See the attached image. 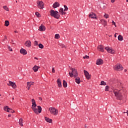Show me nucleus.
I'll return each mask as SVG.
<instances>
[{
	"mask_svg": "<svg viewBox=\"0 0 128 128\" xmlns=\"http://www.w3.org/2000/svg\"><path fill=\"white\" fill-rule=\"evenodd\" d=\"M114 94L117 100H122L124 98V96H122V94H124V90H120L117 91H114Z\"/></svg>",
	"mask_w": 128,
	"mask_h": 128,
	"instance_id": "obj_1",
	"label": "nucleus"
},
{
	"mask_svg": "<svg viewBox=\"0 0 128 128\" xmlns=\"http://www.w3.org/2000/svg\"><path fill=\"white\" fill-rule=\"evenodd\" d=\"M70 68V70H72V72H69V76H70V78H72L74 76V78H76L77 76H78V71L76 69L74 68Z\"/></svg>",
	"mask_w": 128,
	"mask_h": 128,
	"instance_id": "obj_2",
	"label": "nucleus"
},
{
	"mask_svg": "<svg viewBox=\"0 0 128 128\" xmlns=\"http://www.w3.org/2000/svg\"><path fill=\"white\" fill-rule=\"evenodd\" d=\"M50 16L53 18H56L57 20H58L60 16V15L58 14V12L55 11L54 10H52L50 11Z\"/></svg>",
	"mask_w": 128,
	"mask_h": 128,
	"instance_id": "obj_3",
	"label": "nucleus"
},
{
	"mask_svg": "<svg viewBox=\"0 0 128 128\" xmlns=\"http://www.w3.org/2000/svg\"><path fill=\"white\" fill-rule=\"evenodd\" d=\"M49 110L50 114L54 116H58V110L54 108H50Z\"/></svg>",
	"mask_w": 128,
	"mask_h": 128,
	"instance_id": "obj_4",
	"label": "nucleus"
},
{
	"mask_svg": "<svg viewBox=\"0 0 128 128\" xmlns=\"http://www.w3.org/2000/svg\"><path fill=\"white\" fill-rule=\"evenodd\" d=\"M114 70H116L117 72H118V70H124L122 66L119 64H117L116 65L114 66Z\"/></svg>",
	"mask_w": 128,
	"mask_h": 128,
	"instance_id": "obj_5",
	"label": "nucleus"
},
{
	"mask_svg": "<svg viewBox=\"0 0 128 128\" xmlns=\"http://www.w3.org/2000/svg\"><path fill=\"white\" fill-rule=\"evenodd\" d=\"M37 4L38 8H40V10H42V8H44V2H42V1H37Z\"/></svg>",
	"mask_w": 128,
	"mask_h": 128,
	"instance_id": "obj_6",
	"label": "nucleus"
},
{
	"mask_svg": "<svg viewBox=\"0 0 128 128\" xmlns=\"http://www.w3.org/2000/svg\"><path fill=\"white\" fill-rule=\"evenodd\" d=\"M105 50H107L108 52H109L110 54H116V50H114L112 49V48H108V46H106L105 48Z\"/></svg>",
	"mask_w": 128,
	"mask_h": 128,
	"instance_id": "obj_7",
	"label": "nucleus"
},
{
	"mask_svg": "<svg viewBox=\"0 0 128 128\" xmlns=\"http://www.w3.org/2000/svg\"><path fill=\"white\" fill-rule=\"evenodd\" d=\"M31 108L33 112H34V114H38V108H36V104H32Z\"/></svg>",
	"mask_w": 128,
	"mask_h": 128,
	"instance_id": "obj_8",
	"label": "nucleus"
},
{
	"mask_svg": "<svg viewBox=\"0 0 128 128\" xmlns=\"http://www.w3.org/2000/svg\"><path fill=\"white\" fill-rule=\"evenodd\" d=\"M8 86H12V88H16V84L15 82L12 81H9V84H7Z\"/></svg>",
	"mask_w": 128,
	"mask_h": 128,
	"instance_id": "obj_9",
	"label": "nucleus"
},
{
	"mask_svg": "<svg viewBox=\"0 0 128 128\" xmlns=\"http://www.w3.org/2000/svg\"><path fill=\"white\" fill-rule=\"evenodd\" d=\"M84 72L86 80H90V73L86 70H84Z\"/></svg>",
	"mask_w": 128,
	"mask_h": 128,
	"instance_id": "obj_10",
	"label": "nucleus"
},
{
	"mask_svg": "<svg viewBox=\"0 0 128 128\" xmlns=\"http://www.w3.org/2000/svg\"><path fill=\"white\" fill-rule=\"evenodd\" d=\"M104 64V60L102 58H98L96 60V64L98 66H100Z\"/></svg>",
	"mask_w": 128,
	"mask_h": 128,
	"instance_id": "obj_11",
	"label": "nucleus"
},
{
	"mask_svg": "<svg viewBox=\"0 0 128 128\" xmlns=\"http://www.w3.org/2000/svg\"><path fill=\"white\" fill-rule=\"evenodd\" d=\"M24 46L27 48H30L32 46V42H30V40H27L25 42Z\"/></svg>",
	"mask_w": 128,
	"mask_h": 128,
	"instance_id": "obj_12",
	"label": "nucleus"
},
{
	"mask_svg": "<svg viewBox=\"0 0 128 128\" xmlns=\"http://www.w3.org/2000/svg\"><path fill=\"white\" fill-rule=\"evenodd\" d=\"M89 18H95V20H96V14L94 12H91L89 14Z\"/></svg>",
	"mask_w": 128,
	"mask_h": 128,
	"instance_id": "obj_13",
	"label": "nucleus"
},
{
	"mask_svg": "<svg viewBox=\"0 0 128 128\" xmlns=\"http://www.w3.org/2000/svg\"><path fill=\"white\" fill-rule=\"evenodd\" d=\"M20 54H23L24 56H26V54H28V52H26V50L25 49L22 48V49L20 50Z\"/></svg>",
	"mask_w": 128,
	"mask_h": 128,
	"instance_id": "obj_14",
	"label": "nucleus"
},
{
	"mask_svg": "<svg viewBox=\"0 0 128 128\" xmlns=\"http://www.w3.org/2000/svg\"><path fill=\"white\" fill-rule=\"evenodd\" d=\"M100 22H101L102 24L104 26V28H106V26H108V22H106V20H101Z\"/></svg>",
	"mask_w": 128,
	"mask_h": 128,
	"instance_id": "obj_15",
	"label": "nucleus"
},
{
	"mask_svg": "<svg viewBox=\"0 0 128 128\" xmlns=\"http://www.w3.org/2000/svg\"><path fill=\"white\" fill-rule=\"evenodd\" d=\"M39 30L40 32H44L46 30V26L43 24H41V26L39 27Z\"/></svg>",
	"mask_w": 128,
	"mask_h": 128,
	"instance_id": "obj_16",
	"label": "nucleus"
},
{
	"mask_svg": "<svg viewBox=\"0 0 128 128\" xmlns=\"http://www.w3.org/2000/svg\"><path fill=\"white\" fill-rule=\"evenodd\" d=\"M56 82L59 88H62V81L60 80V78H58Z\"/></svg>",
	"mask_w": 128,
	"mask_h": 128,
	"instance_id": "obj_17",
	"label": "nucleus"
},
{
	"mask_svg": "<svg viewBox=\"0 0 128 128\" xmlns=\"http://www.w3.org/2000/svg\"><path fill=\"white\" fill-rule=\"evenodd\" d=\"M38 68H40V67L37 66H34L33 67L32 70H34V72H38Z\"/></svg>",
	"mask_w": 128,
	"mask_h": 128,
	"instance_id": "obj_18",
	"label": "nucleus"
},
{
	"mask_svg": "<svg viewBox=\"0 0 128 128\" xmlns=\"http://www.w3.org/2000/svg\"><path fill=\"white\" fill-rule=\"evenodd\" d=\"M75 82L78 84H80V77H76L75 78Z\"/></svg>",
	"mask_w": 128,
	"mask_h": 128,
	"instance_id": "obj_19",
	"label": "nucleus"
},
{
	"mask_svg": "<svg viewBox=\"0 0 128 128\" xmlns=\"http://www.w3.org/2000/svg\"><path fill=\"white\" fill-rule=\"evenodd\" d=\"M60 6V3L58 2H56L54 4L52 7L54 8H56Z\"/></svg>",
	"mask_w": 128,
	"mask_h": 128,
	"instance_id": "obj_20",
	"label": "nucleus"
},
{
	"mask_svg": "<svg viewBox=\"0 0 128 128\" xmlns=\"http://www.w3.org/2000/svg\"><path fill=\"white\" fill-rule=\"evenodd\" d=\"M45 118V120L47 122H49V124H50V122H52V120L50 119V118H48L47 117H44Z\"/></svg>",
	"mask_w": 128,
	"mask_h": 128,
	"instance_id": "obj_21",
	"label": "nucleus"
},
{
	"mask_svg": "<svg viewBox=\"0 0 128 128\" xmlns=\"http://www.w3.org/2000/svg\"><path fill=\"white\" fill-rule=\"evenodd\" d=\"M22 118H20L18 123L20 126H24V124H22Z\"/></svg>",
	"mask_w": 128,
	"mask_h": 128,
	"instance_id": "obj_22",
	"label": "nucleus"
},
{
	"mask_svg": "<svg viewBox=\"0 0 128 128\" xmlns=\"http://www.w3.org/2000/svg\"><path fill=\"white\" fill-rule=\"evenodd\" d=\"M38 114H40L42 110V106H38Z\"/></svg>",
	"mask_w": 128,
	"mask_h": 128,
	"instance_id": "obj_23",
	"label": "nucleus"
},
{
	"mask_svg": "<svg viewBox=\"0 0 128 128\" xmlns=\"http://www.w3.org/2000/svg\"><path fill=\"white\" fill-rule=\"evenodd\" d=\"M63 86L64 88H67L68 86V83L66 82V81L65 80H63Z\"/></svg>",
	"mask_w": 128,
	"mask_h": 128,
	"instance_id": "obj_24",
	"label": "nucleus"
},
{
	"mask_svg": "<svg viewBox=\"0 0 128 128\" xmlns=\"http://www.w3.org/2000/svg\"><path fill=\"white\" fill-rule=\"evenodd\" d=\"M118 40H120V41L124 40V37H122V36L119 35L118 36Z\"/></svg>",
	"mask_w": 128,
	"mask_h": 128,
	"instance_id": "obj_25",
	"label": "nucleus"
},
{
	"mask_svg": "<svg viewBox=\"0 0 128 128\" xmlns=\"http://www.w3.org/2000/svg\"><path fill=\"white\" fill-rule=\"evenodd\" d=\"M98 48L100 49V52H104V46L100 44V45L99 46Z\"/></svg>",
	"mask_w": 128,
	"mask_h": 128,
	"instance_id": "obj_26",
	"label": "nucleus"
},
{
	"mask_svg": "<svg viewBox=\"0 0 128 128\" xmlns=\"http://www.w3.org/2000/svg\"><path fill=\"white\" fill-rule=\"evenodd\" d=\"M4 26H10V22L8 20H6Z\"/></svg>",
	"mask_w": 128,
	"mask_h": 128,
	"instance_id": "obj_27",
	"label": "nucleus"
},
{
	"mask_svg": "<svg viewBox=\"0 0 128 128\" xmlns=\"http://www.w3.org/2000/svg\"><path fill=\"white\" fill-rule=\"evenodd\" d=\"M10 109V108H8V106H5L4 108V110H5V112H8V110Z\"/></svg>",
	"mask_w": 128,
	"mask_h": 128,
	"instance_id": "obj_28",
	"label": "nucleus"
},
{
	"mask_svg": "<svg viewBox=\"0 0 128 128\" xmlns=\"http://www.w3.org/2000/svg\"><path fill=\"white\" fill-rule=\"evenodd\" d=\"M8 112H11L14 114V110H12V109L9 108L8 110L7 111Z\"/></svg>",
	"mask_w": 128,
	"mask_h": 128,
	"instance_id": "obj_29",
	"label": "nucleus"
},
{
	"mask_svg": "<svg viewBox=\"0 0 128 128\" xmlns=\"http://www.w3.org/2000/svg\"><path fill=\"white\" fill-rule=\"evenodd\" d=\"M35 14L36 16H37V18H40L42 16L38 12H36L35 13Z\"/></svg>",
	"mask_w": 128,
	"mask_h": 128,
	"instance_id": "obj_30",
	"label": "nucleus"
},
{
	"mask_svg": "<svg viewBox=\"0 0 128 128\" xmlns=\"http://www.w3.org/2000/svg\"><path fill=\"white\" fill-rule=\"evenodd\" d=\"M100 86H106V82H104V81H101L100 82Z\"/></svg>",
	"mask_w": 128,
	"mask_h": 128,
	"instance_id": "obj_31",
	"label": "nucleus"
},
{
	"mask_svg": "<svg viewBox=\"0 0 128 128\" xmlns=\"http://www.w3.org/2000/svg\"><path fill=\"white\" fill-rule=\"evenodd\" d=\"M54 38H56V40H58V38H60V34H55Z\"/></svg>",
	"mask_w": 128,
	"mask_h": 128,
	"instance_id": "obj_32",
	"label": "nucleus"
},
{
	"mask_svg": "<svg viewBox=\"0 0 128 128\" xmlns=\"http://www.w3.org/2000/svg\"><path fill=\"white\" fill-rule=\"evenodd\" d=\"M38 48H44V45H42V44H38Z\"/></svg>",
	"mask_w": 128,
	"mask_h": 128,
	"instance_id": "obj_33",
	"label": "nucleus"
},
{
	"mask_svg": "<svg viewBox=\"0 0 128 128\" xmlns=\"http://www.w3.org/2000/svg\"><path fill=\"white\" fill-rule=\"evenodd\" d=\"M3 8L5 10H6L7 12H8V8L7 6H4Z\"/></svg>",
	"mask_w": 128,
	"mask_h": 128,
	"instance_id": "obj_34",
	"label": "nucleus"
},
{
	"mask_svg": "<svg viewBox=\"0 0 128 128\" xmlns=\"http://www.w3.org/2000/svg\"><path fill=\"white\" fill-rule=\"evenodd\" d=\"M59 12H60L61 14H62L64 12V8H60L59 10Z\"/></svg>",
	"mask_w": 128,
	"mask_h": 128,
	"instance_id": "obj_35",
	"label": "nucleus"
},
{
	"mask_svg": "<svg viewBox=\"0 0 128 128\" xmlns=\"http://www.w3.org/2000/svg\"><path fill=\"white\" fill-rule=\"evenodd\" d=\"M109 88H110V86H106L105 92H108Z\"/></svg>",
	"mask_w": 128,
	"mask_h": 128,
	"instance_id": "obj_36",
	"label": "nucleus"
},
{
	"mask_svg": "<svg viewBox=\"0 0 128 128\" xmlns=\"http://www.w3.org/2000/svg\"><path fill=\"white\" fill-rule=\"evenodd\" d=\"M32 104H36V100H34V99L32 100Z\"/></svg>",
	"mask_w": 128,
	"mask_h": 128,
	"instance_id": "obj_37",
	"label": "nucleus"
},
{
	"mask_svg": "<svg viewBox=\"0 0 128 128\" xmlns=\"http://www.w3.org/2000/svg\"><path fill=\"white\" fill-rule=\"evenodd\" d=\"M64 12L68 10V6H66V5H64Z\"/></svg>",
	"mask_w": 128,
	"mask_h": 128,
	"instance_id": "obj_38",
	"label": "nucleus"
},
{
	"mask_svg": "<svg viewBox=\"0 0 128 128\" xmlns=\"http://www.w3.org/2000/svg\"><path fill=\"white\" fill-rule=\"evenodd\" d=\"M10 52H12V49L10 46H7Z\"/></svg>",
	"mask_w": 128,
	"mask_h": 128,
	"instance_id": "obj_39",
	"label": "nucleus"
},
{
	"mask_svg": "<svg viewBox=\"0 0 128 128\" xmlns=\"http://www.w3.org/2000/svg\"><path fill=\"white\" fill-rule=\"evenodd\" d=\"M27 86L28 88H30V86H32V85L30 82H27Z\"/></svg>",
	"mask_w": 128,
	"mask_h": 128,
	"instance_id": "obj_40",
	"label": "nucleus"
},
{
	"mask_svg": "<svg viewBox=\"0 0 128 128\" xmlns=\"http://www.w3.org/2000/svg\"><path fill=\"white\" fill-rule=\"evenodd\" d=\"M104 18H108V14H105L104 16Z\"/></svg>",
	"mask_w": 128,
	"mask_h": 128,
	"instance_id": "obj_41",
	"label": "nucleus"
},
{
	"mask_svg": "<svg viewBox=\"0 0 128 128\" xmlns=\"http://www.w3.org/2000/svg\"><path fill=\"white\" fill-rule=\"evenodd\" d=\"M34 46H38V41L36 40H35L34 42Z\"/></svg>",
	"mask_w": 128,
	"mask_h": 128,
	"instance_id": "obj_42",
	"label": "nucleus"
},
{
	"mask_svg": "<svg viewBox=\"0 0 128 128\" xmlns=\"http://www.w3.org/2000/svg\"><path fill=\"white\" fill-rule=\"evenodd\" d=\"M6 38H8L6 37V36H5L4 39H3V40H2V42H4V41L6 40Z\"/></svg>",
	"mask_w": 128,
	"mask_h": 128,
	"instance_id": "obj_43",
	"label": "nucleus"
},
{
	"mask_svg": "<svg viewBox=\"0 0 128 128\" xmlns=\"http://www.w3.org/2000/svg\"><path fill=\"white\" fill-rule=\"evenodd\" d=\"M90 58V56H84V57H83V58H84V59H86V58Z\"/></svg>",
	"mask_w": 128,
	"mask_h": 128,
	"instance_id": "obj_44",
	"label": "nucleus"
},
{
	"mask_svg": "<svg viewBox=\"0 0 128 128\" xmlns=\"http://www.w3.org/2000/svg\"><path fill=\"white\" fill-rule=\"evenodd\" d=\"M60 46L62 48H66V46L64 45V44H61Z\"/></svg>",
	"mask_w": 128,
	"mask_h": 128,
	"instance_id": "obj_45",
	"label": "nucleus"
},
{
	"mask_svg": "<svg viewBox=\"0 0 128 128\" xmlns=\"http://www.w3.org/2000/svg\"><path fill=\"white\" fill-rule=\"evenodd\" d=\"M52 72L53 73L56 72V70H54V68H52Z\"/></svg>",
	"mask_w": 128,
	"mask_h": 128,
	"instance_id": "obj_46",
	"label": "nucleus"
},
{
	"mask_svg": "<svg viewBox=\"0 0 128 128\" xmlns=\"http://www.w3.org/2000/svg\"><path fill=\"white\" fill-rule=\"evenodd\" d=\"M112 24H114V26H115L116 28V23H115L114 22V20H112Z\"/></svg>",
	"mask_w": 128,
	"mask_h": 128,
	"instance_id": "obj_47",
	"label": "nucleus"
},
{
	"mask_svg": "<svg viewBox=\"0 0 128 128\" xmlns=\"http://www.w3.org/2000/svg\"><path fill=\"white\" fill-rule=\"evenodd\" d=\"M29 82L30 83V84H31V86L34 85V82Z\"/></svg>",
	"mask_w": 128,
	"mask_h": 128,
	"instance_id": "obj_48",
	"label": "nucleus"
},
{
	"mask_svg": "<svg viewBox=\"0 0 128 128\" xmlns=\"http://www.w3.org/2000/svg\"><path fill=\"white\" fill-rule=\"evenodd\" d=\"M11 44H14V40H11Z\"/></svg>",
	"mask_w": 128,
	"mask_h": 128,
	"instance_id": "obj_49",
	"label": "nucleus"
},
{
	"mask_svg": "<svg viewBox=\"0 0 128 128\" xmlns=\"http://www.w3.org/2000/svg\"><path fill=\"white\" fill-rule=\"evenodd\" d=\"M38 100H42V97H39V98H38Z\"/></svg>",
	"mask_w": 128,
	"mask_h": 128,
	"instance_id": "obj_50",
	"label": "nucleus"
},
{
	"mask_svg": "<svg viewBox=\"0 0 128 128\" xmlns=\"http://www.w3.org/2000/svg\"><path fill=\"white\" fill-rule=\"evenodd\" d=\"M114 2H116V0H111V2H112V4H114Z\"/></svg>",
	"mask_w": 128,
	"mask_h": 128,
	"instance_id": "obj_51",
	"label": "nucleus"
},
{
	"mask_svg": "<svg viewBox=\"0 0 128 128\" xmlns=\"http://www.w3.org/2000/svg\"><path fill=\"white\" fill-rule=\"evenodd\" d=\"M62 14H66V12H63V14H62Z\"/></svg>",
	"mask_w": 128,
	"mask_h": 128,
	"instance_id": "obj_52",
	"label": "nucleus"
},
{
	"mask_svg": "<svg viewBox=\"0 0 128 128\" xmlns=\"http://www.w3.org/2000/svg\"><path fill=\"white\" fill-rule=\"evenodd\" d=\"M10 116H12V114H9L8 115V118H10Z\"/></svg>",
	"mask_w": 128,
	"mask_h": 128,
	"instance_id": "obj_53",
	"label": "nucleus"
},
{
	"mask_svg": "<svg viewBox=\"0 0 128 128\" xmlns=\"http://www.w3.org/2000/svg\"><path fill=\"white\" fill-rule=\"evenodd\" d=\"M116 34H118L116 33L114 34V38H116Z\"/></svg>",
	"mask_w": 128,
	"mask_h": 128,
	"instance_id": "obj_54",
	"label": "nucleus"
},
{
	"mask_svg": "<svg viewBox=\"0 0 128 128\" xmlns=\"http://www.w3.org/2000/svg\"><path fill=\"white\" fill-rule=\"evenodd\" d=\"M14 32H15L16 34H18V31L17 30H15Z\"/></svg>",
	"mask_w": 128,
	"mask_h": 128,
	"instance_id": "obj_55",
	"label": "nucleus"
},
{
	"mask_svg": "<svg viewBox=\"0 0 128 128\" xmlns=\"http://www.w3.org/2000/svg\"><path fill=\"white\" fill-rule=\"evenodd\" d=\"M34 60H38V58H36V57H34Z\"/></svg>",
	"mask_w": 128,
	"mask_h": 128,
	"instance_id": "obj_56",
	"label": "nucleus"
},
{
	"mask_svg": "<svg viewBox=\"0 0 128 128\" xmlns=\"http://www.w3.org/2000/svg\"><path fill=\"white\" fill-rule=\"evenodd\" d=\"M30 87H28V90H30Z\"/></svg>",
	"mask_w": 128,
	"mask_h": 128,
	"instance_id": "obj_57",
	"label": "nucleus"
},
{
	"mask_svg": "<svg viewBox=\"0 0 128 128\" xmlns=\"http://www.w3.org/2000/svg\"><path fill=\"white\" fill-rule=\"evenodd\" d=\"M124 72H128V70H126V69H125V70H124Z\"/></svg>",
	"mask_w": 128,
	"mask_h": 128,
	"instance_id": "obj_58",
	"label": "nucleus"
},
{
	"mask_svg": "<svg viewBox=\"0 0 128 128\" xmlns=\"http://www.w3.org/2000/svg\"><path fill=\"white\" fill-rule=\"evenodd\" d=\"M84 128H86V124L84 125Z\"/></svg>",
	"mask_w": 128,
	"mask_h": 128,
	"instance_id": "obj_59",
	"label": "nucleus"
},
{
	"mask_svg": "<svg viewBox=\"0 0 128 128\" xmlns=\"http://www.w3.org/2000/svg\"><path fill=\"white\" fill-rule=\"evenodd\" d=\"M126 2H128V0H126Z\"/></svg>",
	"mask_w": 128,
	"mask_h": 128,
	"instance_id": "obj_60",
	"label": "nucleus"
},
{
	"mask_svg": "<svg viewBox=\"0 0 128 128\" xmlns=\"http://www.w3.org/2000/svg\"><path fill=\"white\" fill-rule=\"evenodd\" d=\"M16 2H18V1H17V0H16Z\"/></svg>",
	"mask_w": 128,
	"mask_h": 128,
	"instance_id": "obj_61",
	"label": "nucleus"
},
{
	"mask_svg": "<svg viewBox=\"0 0 128 128\" xmlns=\"http://www.w3.org/2000/svg\"><path fill=\"white\" fill-rule=\"evenodd\" d=\"M12 100H14V98H12Z\"/></svg>",
	"mask_w": 128,
	"mask_h": 128,
	"instance_id": "obj_62",
	"label": "nucleus"
},
{
	"mask_svg": "<svg viewBox=\"0 0 128 128\" xmlns=\"http://www.w3.org/2000/svg\"><path fill=\"white\" fill-rule=\"evenodd\" d=\"M112 36V35H111V36Z\"/></svg>",
	"mask_w": 128,
	"mask_h": 128,
	"instance_id": "obj_63",
	"label": "nucleus"
}]
</instances>
